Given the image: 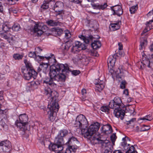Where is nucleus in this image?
<instances>
[{
	"mask_svg": "<svg viewBox=\"0 0 153 153\" xmlns=\"http://www.w3.org/2000/svg\"><path fill=\"white\" fill-rule=\"evenodd\" d=\"M88 122L85 116L80 114L77 116L74 123V126L76 128V132L79 134L83 135L85 138L89 139L92 143L97 144L100 140L95 136L92 137L99 129L100 124L98 122L91 124L88 128Z\"/></svg>",
	"mask_w": 153,
	"mask_h": 153,
	"instance_id": "1",
	"label": "nucleus"
},
{
	"mask_svg": "<svg viewBox=\"0 0 153 153\" xmlns=\"http://www.w3.org/2000/svg\"><path fill=\"white\" fill-rule=\"evenodd\" d=\"M56 61L53 63H51V65L50 66V78H48L45 80H44L43 83L45 87H51L54 88L56 87V84L54 82L57 74H59L57 72H59L60 71L62 72L66 71L68 70L69 67L67 64H54Z\"/></svg>",
	"mask_w": 153,
	"mask_h": 153,
	"instance_id": "2",
	"label": "nucleus"
},
{
	"mask_svg": "<svg viewBox=\"0 0 153 153\" xmlns=\"http://www.w3.org/2000/svg\"><path fill=\"white\" fill-rule=\"evenodd\" d=\"M43 92L47 96L48 100L51 102L50 105L48 106L49 111L48 112V114L50 120L52 121L55 118L54 113L58 111L59 108L58 103L56 102L53 101L54 100H55L56 98L58 97V94L56 91L52 90L48 87L44 88Z\"/></svg>",
	"mask_w": 153,
	"mask_h": 153,
	"instance_id": "3",
	"label": "nucleus"
},
{
	"mask_svg": "<svg viewBox=\"0 0 153 153\" xmlns=\"http://www.w3.org/2000/svg\"><path fill=\"white\" fill-rule=\"evenodd\" d=\"M53 6H52V8L57 12L56 16L57 19H62L63 15L64 14V11L63 10L64 4L61 1H57L55 3Z\"/></svg>",
	"mask_w": 153,
	"mask_h": 153,
	"instance_id": "4",
	"label": "nucleus"
},
{
	"mask_svg": "<svg viewBox=\"0 0 153 153\" xmlns=\"http://www.w3.org/2000/svg\"><path fill=\"white\" fill-rule=\"evenodd\" d=\"M24 79L29 80L32 77L35 79L37 75V72L34 70H28L26 69H21Z\"/></svg>",
	"mask_w": 153,
	"mask_h": 153,
	"instance_id": "5",
	"label": "nucleus"
},
{
	"mask_svg": "<svg viewBox=\"0 0 153 153\" xmlns=\"http://www.w3.org/2000/svg\"><path fill=\"white\" fill-rule=\"evenodd\" d=\"M123 141L121 143V145L125 150H128L126 153H136L137 152L135 150L134 146L131 145L129 143H128L127 142L130 141L128 137H125L122 139Z\"/></svg>",
	"mask_w": 153,
	"mask_h": 153,
	"instance_id": "6",
	"label": "nucleus"
},
{
	"mask_svg": "<svg viewBox=\"0 0 153 153\" xmlns=\"http://www.w3.org/2000/svg\"><path fill=\"white\" fill-rule=\"evenodd\" d=\"M109 106L110 108L114 109L124 107L125 105L122 103L120 98L119 97H115L113 100L110 101Z\"/></svg>",
	"mask_w": 153,
	"mask_h": 153,
	"instance_id": "7",
	"label": "nucleus"
},
{
	"mask_svg": "<svg viewBox=\"0 0 153 153\" xmlns=\"http://www.w3.org/2000/svg\"><path fill=\"white\" fill-rule=\"evenodd\" d=\"M38 54H36V56L34 57V59L37 62H39L46 58L48 61V62L50 63H53L56 61V60L55 58V57L54 54H51L49 56H42L37 55Z\"/></svg>",
	"mask_w": 153,
	"mask_h": 153,
	"instance_id": "8",
	"label": "nucleus"
},
{
	"mask_svg": "<svg viewBox=\"0 0 153 153\" xmlns=\"http://www.w3.org/2000/svg\"><path fill=\"white\" fill-rule=\"evenodd\" d=\"M147 29H144L141 33V35L142 37L140 39V50H142L143 49L145 48L147 44L146 37L143 38L144 36H147L148 35L147 32L148 31Z\"/></svg>",
	"mask_w": 153,
	"mask_h": 153,
	"instance_id": "9",
	"label": "nucleus"
},
{
	"mask_svg": "<svg viewBox=\"0 0 153 153\" xmlns=\"http://www.w3.org/2000/svg\"><path fill=\"white\" fill-rule=\"evenodd\" d=\"M102 148L105 149L104 153H111L113 147L110 141L107 140L102 141Z\"/></svg>",
	"mask_w": 153,
	"mask_h": 153,
	"instance_id": "10",
	"label": "nucleus"
},
{
	"mask_svg": "<svg viewBox=\"0 0 153 153\" xmlns=\"http://www.w3.org/2000/svg\"><path fill=\"white\" fill-rule=\"evenodd\" d=\"M124 107L114 108V114L115 116L117 118H120L122 120L125 115V111L122 108Z\"/></svg>",
	"mask_w": 153,
	"mask_h": 153,
	"instance_id": "11",
	"label": "nucleus"
},
{
	"mask_svg": "<svg viewBox=\"0 0 153 153\" xmlns=\"http://www.w3.org/2000/svg\"><path fill=\"white\" fill-rule=\"evenodd\" d=\"M96 0H88L89 2H91V5L94 9L99 10H104L108 6L107 3H104L103 4H99L98 3L95 4L93 2Z\"/></svg>",
	"mask_w": 153,
	"mask_h": 153,
	"instance_id": "12",
	"label": "nucleus"
},
{
	"mask_svg": "<svg viewBox=\"0 0 153 153\" xmlns=\"http://www.w3.org/2000/svg\"><path fill=\"white\" fill-rule=\"evenodd\" d=\"M141 54L142 56V61L141 62V63L143 65L141 64L140 65L141 68L143 69L144 66L150 67V61L149 59L147 58V56L144 54L143 52H142Z\"/></svg>",
	"mask_w": 153,
	"mask_h": 153,
	"instance_id": "13",
	"label": "nucleus"
},
{
	"mask_svg": "<svg viewBox=\"0 0 153 153\" xmlns=\"http://www.w3.org/2000/svg\"><path fill=\"white\" fill-rule=\"evenodd\" d=\"M110 72L113 76H116V78L119 81L121 80L122 77L123 75V73L121 72V70L118 68L117 70L115 71L113 69H111L110 70Z\"/></svg>",
	"mask_w": 153,
	"mask_h": 153,
	"instance_id": "14",
	"label": "nucleus"
},
{
	"mask_svg": "<svg viewBox=\"0 0 153 153\" xmlns=\"http://www.w3.org/2000/svg\"><path fill=\"white\" fill-rule=\"evenodd\" d=\"M114 11L113 14L117 15L120 16L123 14V11L121 7L119 5H116L111 8Z\"/></svg>",
	"mask_w": 153,
	"mask_h": 153,
	"instance_id": "15",
	"label": "nucleus"
},
{
	"mask_svg": "<svg viewBox=\"0 0 153 153\" xmlns=\"http://www.w3.org/2000/svg\"><path fill=\"white\" fill-rule=\"evenodd\" d=\"M116 55L110 56L108 59L107 62L108 67L113 68L116 61Z\"/></svg>",
	"mask_w": 153,
	"mask_h": 153,
	"instance_id": "16",
	"label": "nucleus"
},
{
	"mask_svg": "<svg viewBox=\"0 0 153 153\" xmlns=\"http://www.w3.org/2000/svg\"><path fill=\"white\" fill-rule=\"evenodd\" d=\"M101 130L102 132L106 134H108L112 132L111 127L109 124L103 125Z\"/></svg>",
	"mask_w": 153,
	"mask_h": 153,
	"instance_id": "17",
	"label": "nucleus"
},
{
	"mask_svg": "<svg viewBox=\"0 0 153 153\" xmlns=\"http://www.w3.org/2000/svg\"><path fill=\"white\" fill-rule=\"evenodd\" d=\"M96 90L99 92H100L104 88L105 85L103 81L98 79V82L95 83Z\"/></svg>",
	"mask_w": 153,
	"mask_h": 153,
	"instance_id": "18",
	"label": "nucleus"
},
{
	"mask_svg": "<svg viewBox=\"0 0 153 153\" xmlns=\"http://www.w3.org/2000/svg\"><path fill=\"white\" fill-rule=\"evenodd\" d=\"M46 24L49 26H55L58 25H61L62 24L60 22H56L52 19H49L46 22Z\"/></svg>",
	"mask_w": 153,
	"mask_h": 153,
	"instance_id": "19",
	"label": "nucleus"
},
{
	"mask_svg": "<svg viewBox=\"0 0 153 153\" xmlns=\"http://www.w3.org/2000/svg\"><path fill=\"white\" fill-rule=\"evenodd\" d=\"M37 84L34 82H28L27 84L26 89L27 91L33 90L36 88Z\"/></svg>",
	"mask_w": 153,
	"mask_h": 153,
	"instance_id": "20",
	"label": "nucleus"
},
{
	"mask_svg": "<svg viewBox=\"0 0 153 153\" xmlns=\"http://www.w3.org/2000/svg\"><path fill=\"white\" fill-rule=\"evenodd\" d=\"M33 25L34 28L33 29H45L46 26L44 25V24L41 22H33Z\"/></svg>",
	"mask_w": 153,
	"mask_h": 153,
	"instance_id": "21",
	"label": "nucleus"
},
{
	"mask_svg": "<svg viewBox=\"0 0 153 153\" xmlns=\"http://www.w3.org/2000/svg\"><path fill=\"white\" fill-rule=\"evenodd\" d=\"M77 149L76 146H69L66 149V153H75Z\"/></svg>",
	"mask_w": 153,
	"mask_h": 153,
	"instance_id": "22",
	"label": "nucleus"
},
{
	"mask_svg": "<svg viewBox=\"0 0 153 153\" xmlns=\"http://www.w3.org/2000/svg\"><path fill=\"white\" fill-rule=\"evenodd\" d=\"M19 121L23 122L26 124L27 123L28 117L26 114H20L19 116Z\"/></svg>",
	"mask_w": 153,
	"mask_h": 153,
	"instance_id": "23",
	"label": "nucleus"
},
{
	"mask_svg": "<svg viewBox=\"0 0 153 153\" xmlns=\"http://www.w3.org/2000/svg\"><path fill=\"white\" fill-rule=\"evenodd\" d=\"M74 45L79 48L80 50H84L86 49L85 44L84 43H82L79 41H75Z\"/></svg>",
	"mask_w": 153,
	"mask_h": 153,
	"instance_id": "24",
	"label": "nucleus"
},
{
	"mask_svg": "<svg viewBox=\"0 0 153 153\" xmlns=\"http://www.w3.org/2000/svg\"><path fill=\"white\" fill-rule=\"evenodd\" d=\"M91 46L93 49H97L101 47V43L98 40H95L91 43Z\"/></svg>",
	"mask_w": 153,
	"mask_h": 153,
	"instance_id": "25",
	"label": "nucleus"
},
{
	"mask_svg": "<svg viewBox=\"0 0 153 153\" xmlns=\"http://www.w3.org/2000/svg\"><path fill=\"white\" fill-rule=\"evenodd\" d=\"M65 75L63 74H57V76L54 79L58 81H61L64 82L65 80Z\"/></svg>",
	"mask_w": 153,
	"mask_h": 153,
	"instance_id": "26",
	"label": "nucleus"
},
{
	"mask_svg": "<svg viewBox=\"0 0 153 153\" xmlns=\"http://www.w3.org/2000/svg\"><path fill=\"white\" fill-rule=\"evenodd\" d=\"M25 67H23L22 69H26L28 70H34L32 66L31 63L26 60H24Z\"/></svg>",
	"mask_w": 153,
	"mask_h": 153,
	"instance_id": "27",
	"label": "nucleus"
},
{
	"mask_svg": "<svg viewBox=\"0 0 153 153\" xmlns=\"http://www.w3.org/2000/svg\"><path fill=\"white\" fill-rule=\"evenodd\" d=\"M81 94L82 95L81 100L82 101H87L88 99L87 98V92L86 90L83 88L81 91Z\"/></svg>",
	"mask_w": 153,
	"mask_h": 153,
	"instance_id": "28",
	"label": "nucleus"
},
{
	"mask_svg": "<svg viewBox=\"0 0 153 153\" xmlns=\"http://www.w3.org/2000/svg\"><path fill=\"white\" fill-rule=\"evenodd\" d=\"M52 34L55 36H60L63 33L62 29H53Z\"/></svg>",
	"mask_w": 153,
	"mask_h": 153,
	"instance_id": "29",
	"label": "nucleus"
},
{
	"mask_svg": "<svg viewBox=\"0 0 153 153\" xmlns=\"http://www.w3.org/2000/svg\"><path fill=\"white\" fill-rule=\"evenodd\" d=\"M68 144H70H70L72 143L77 144L79 143V142L78 141L76 138L74 137H72L69 139L65 143V144H68Z\"/></svg>",
	"mask_w": 153,
	"mask_h": 153,
	"instance_id": "30",
	"label": "nucleus"
},
{
	"mask_svg": "<svg viewBox=\"0 0 153 153\" xmlns=\"http://www.w3.org/2000/svg\"><path fill=\"white\" fill-rule=\"evenodd\" d=\"M55 141L57 145H63L64 143L63 138L57 136L55 138Z\"/></svg>",
	"mask_w": 153,
	"mask_h": 153,
	"instance_id": "31",
	"label": "nucleus"
},
{
	"mask_svg": "<svg viewBox=\"0 0 153 153\" xmlns=\"http://www.w3.org/2000/svg\"><path fill=\"white\" fill-rule=\"evenodd\" d=\"M5 143L4 145L3 150L4 151H7L8 150L10 147V143L8 140H5Z\"/></svg>",
	"mask_w": 153,
	"mask_h": 153,
	"instance_id": "32",
	"label": "nucleus"
},
{
	"mask_svg": "<svg viewBox=\"0 0 153 153\" xmlns=\"http://www.w3.org/2000/svg\"><path fill=\"white\" fill-rule=\"evenodd\" d=\"M49 4L45 2L44 1L40 7V10L41 12H43L45 10L49 8Z\"/></svg>",
	"mask_w": 153,
	"mask_h": 153,
	"instance_id": "33",
	"label": "nucleus"
},
{
	"mask_svg": "<svg viewBox=\"0 0 153 153\" xmlns=\"http://www.w3.org/2000/svg\"><path fill=\"white\" fill-rule=\"evenodd\" d=\"M57 146V144L51 143L49 145L48 148L50 151L56 152Z\"/></svg>",
	"mask_w": 153,
	"mask_h": 153,
	"instance_id": "34",
	"label": "nucleus"
},
{
	"mask_svg": "<svg viewBox=\"0 0 153 153\" xmlns=\"http://www.w3.org/2000/svg\"><path fill=\"white\" fill-rule=\"evenodd\" d=\"M153 119V117L150 115L146 116L140 118V120H143V122H146V121H151Z\"/></svg>",
	"mask_w": 153,
	"mask_h": 153,
	"instance_id": "35",
	"label": "nucleus"
},
{
	"mask_svg": "<svg viewBox=\"0 0 153 153\" xmlns=\"http://www.w3.org/2000/svg\"><path fill=\"white\" fill-rule=\"evenodd\" d=\"M68 131L65 129H63L60 131L57 136L63 138L65 136L68 134Z\"/></svg>",
	"mask_w": 153,
	"mask_h": 153,
	"instance_id": "36",
	"label": "nucleus"
},
{
	"mask_svg": "<svg viewBox=\"0 0 153 153\" xmlns=\"http://www.w3.org/2000/svg\"><path fill=\"white\" fill-rule=\"evenodd\" d=\"M11 34L9 33L7 35H5L4 36V38L5 39H7V41L10 43V45H11V43L12 41H14V40L13 37H12L10 38L9 37L10 36Z\"/></svg>",
	"mask_w": 153,
	"mask_h": 153,
	"instance_id": "37",
	"label": "nucleus"
},
{
	"mask_svg": "<svg viewBox=\"0 0 153 153\" xmlns=\"http://www.w3.org/2000/svg\"><path fill=\"white\" fill-rule=\"evenodd\" d=\"M6 113L4 110L0 109V120H2L3 119H6L7 118Z\"/></svg>",
	"mask_w": 153,
	"mask_h": 153,
	"instance_id": "38",
	"label": "nucleus"
},
{
	"mask_svg": "<svg viewBox=\"0 0 153 153\" xmlns=\"http://www.w3.org/2000/svg\"><path fill=\"white\" fill-rule=\"evenodd\" d=\"M121 22L120 21H118L117 22L111 24L110 27L112 28H117V29H119Z\"/></svg>",
	"mask_w": 153,
	"mask_h": 153,
	"instance_id": "39",
	"label": "nucleus"
},
{
	"mask_svg": "<svg viewBox=\"0 0 153 153\" xmlns=\"http://www.w3.org/2000/svg\"><path fill=\"white\" fill-rule=\"evenodd\" d=\"M15 124L18 127H19L20 128H23V127L25 126L26 124L25 123H23V122H19L18 120H17L15 122Z\"/></svg>",
	"mask_w": 153,
	"mask_h": 153,
	"instance_id": "40",
	"label": "nucleus"
},
{
	"mask_svg": "<svg viewBox=\"0 0 153 153\" xmlns=\"http://www.w3.org/2000/svg\"><path fill=\"white\" fill-rule=\"evenodd\" d=\"M80 50L79 48L73 45L71 48V51L73 53H77L79 52Z\"/></svg>",
	"mask_w": 153,
	"mask_h": 153,
	"instance_id": "41",
	"label": "nucleus"
},
{
	"mask_svg": "<svg viewBox=\"0 0 153 153\" xmlns=\"http://www.w3.org/2000/svg\"><path fill=\"white\" fill-rule=\"evenodd\" d=\"M33 30L34 33L38 36H40L43 33V31L41 29H31Z\"/></svg>",
	"mask_w": 153,
	"mask_h": 153,
	"instance_id": "42",
	"label": "nucleus"
},
{
	"mask_svg": "<svg viewBox=\"0 0 153 153\" xmlns=\"http://www.w3.org/2000/svg\"><path fill=\"white\" fill-rule=\"evenodd\" d=\"M23 56L22 54H20L19 53L14 54L13 55V58L15 60H19L22 59Z\"/></svg>",
	"mask_w": 153,
	"mask_h": 153,
	"instance_id": "43",
	"label": "nucleus"
},
{
	"mask_svg": "<svg viewBox=\"0 0 153 153\" xmlns=\"http://www.w3.org/2000/svg\"><path fill=\"white\" fill-rule=\"evenodd\" d=\"M64 33L65 34V37L67 39H68L71 37V34L70 31L68 29H66L64 30Z\"/></svg>",
	"mask_w": 153,
	"mask_h": 153,
	"instance_id": "44",
	"label": "nucleus"
},
{
	"mask_svg": "<svg viewBox=\"0 0 153 153\" xmlns=\"http://www.w3.org/2000/svg\"><path fill=\"white\" fill-rule=\"evenodd\" d=\"M146 28L145 29H153V20H151L147 22Z\"/></svg>",
	"mask_w": 153,
	"mask_h": 153,
	"instance_id": "45",
	"label": "nucleus"
},
{
	"mask_svg": "<svg viewBox=\"0 0 153 153\" xmlns=\"http://www.w3.org/2000/svg\"><path fill=\"white\" fill-rule=\"evenodd\" d=\"M138 7L137 5V4L135 6H133L131 7L130 8V11L131 13H135V12L137 10V9Z\"/></svg>",
	"mask_w": 153,
	"mask_h": 153,
	"instance_id": "46",
	"label": "nucleus"
},
{
	"mask_svg": "<svg viewBox=\"0 0 153 153\" xmlns=\"http://www.w3.org/2000/svg\"><path fill=\"white\" fill-rule=\"evenodd\" d=\"M10 29L8 30H5L4 29H0V35H1L3 36L5 35H7L8 32H10Z\"/></svg>",
	"mask_w": 153,
	"mask_h": 153,
	"instance_id": "47",
	"label": "nucleus"
},
{
	"mask_svg": "<svg viewBox=\"0 0 153 153\" xmlns=\"http://www.w3.org/2000/svg\"><path fill=\"white\" fill-rule=\"evenodd\" d=\"M100 110L103 112L107 113L108 112L109 109L108 106H103L100 108Z\"/></svg>",
	"mask_w": 153,
	"mask_h": 153,
	"instance_id": "48",
	"label": "nucleus"
},
{
	"mask_svg": "<svg viewBox=\"0 0 153 153\" xmlns=\"http://www.w3.org/2000/svg\"><path fill=\"white\" fill-rule=\"evenodd\" d=\"M150 128V126H149L143 125V127L140 129V131H145Z\"/></svg>",
	"mask_w": 153,
	"mask_h": 153,
	"instance_id": "49",
	"label": "nucleus"
},
{
	"mask_svg": "<svg viewBox=\"0 0 153 153\" xmlns=\"http://www.w3.org/2000/svg\"><path fill=\"white\" fill-rule=\"evenodd\" d=\"M111 140L112 141V143L113 145H114V142L116 139V135L115 134H113L111 136Z\"/></svg>",
	"mask_w": 153,
	"mask_h": 153,
	"instance_id": "50",
	"label": "nucleus"
},
{
	"mask_svg": "<svg viewBox=\"0 0 153 153\" xmlns=\"http://www.w3.org/2000/svg\"><path fill=\"white\" fill-rule=\"evenodd\" d=\"M63 145H57V147L56 148V152H60L63 150Z\"/></svg>",
	"mask_w": 153,
	"mask_h": 153,
	"instance_id": "51",
	"label": "nucleus"
},
{
	"mask_svg": "<svg viewBox=\"0 0 153 153\" xmlns=\"http://www.w3.org/2000/svg\"><path fill=\"white\" fill-rule=\"evenodd\" d=\"M2 29H11V27H9V25L7 23H4L2 24Z\"/></svg>",
	"mask_w": 153,
	"mask_h": 153,
	"instance_id": "52",
	"label": "nucleus"
},
{
	"mask_svg": "<svg viewBox=\"0 0 153 153\" xmlns=\"http://www.w3.org/2000/svg\"><path fill=\"white\" fill-rule=\"evenodd\" d=\"M36 53L35 52H30L29 53L28 56L30 57L34 58L35 56H36Z\"/></svg>",
	"mask_w": 153,
	"mask_h": 153,
	"instance_id": "53",
	"label": "nucleus"
},
{
	"mask_svg": "<svg viewBox=\"0 0 153 153\" xmlns=\"http://www.w3.org/2000/svg\"><path fill=\"white\" fill-rule=\"evenodd\" d=\"M20 27L19 24L18 23H15L12 26V29H15L16 28L17 29H19Z\"/></svg>",
	"mask_w": 153,
	"mask_h": 153,
	"instance_id": "54",
	"label": "nucleus"
},
{
	"mask_svg": "<svg viewBox=\"0 0 153 153\" xmlns=\"http://www.w3.org/2000/svg\"><path fill=\"white\" fill-rule=\"evenodd\" d=\"M50 64H51L50 63L48 62V63H46V64H44V65H43L42 67V68L43 69V70H46L47 68L48 67V65H50Z\"/></svg>",
	"mask_w": 153,
	"mask_h": 153,
	"instance_id": "55",
	"label": "nucleus"
},
{
	"mask_svg": "<svg viewBox=\"0 0 153 153\" xmlns=\"http://www.w3.org/2000/svg\"><path fill=\"white\" fill-rule=\"evenodd\" d=\"M35 51L36 54L39 53L42 51V50L39 47H37L35 48Z\"/></svg>",
	"mask_w": 153,
	"mask_h": 153,
	"instance_id": "56",
	"label": "nucleus"
},
{
	"mask_svg": "<svg viewBox=\"0 0 153 153\" xmlns=\"http://www.w3.org/2000/svg\"><path fill=\"white\" fill-rule=\"evenodd\" d=\"M80 73L79 71L77 70H74L72 71V74L75 76H76L78 75Z\"/></svg>",
	"mask_w": 153,
	"mask_h": 153,
	"instance_id": "57",
	"label": "nucleus"
},
{
	"mask_svg": "<svg viewBox=\"0 0 153 153\" xmlns=\"http://www.w3.org/2000/svg\"><path fill=\"white\" fill-rule=\"evenodd\" d=\"M125 81H122L121 82L120 85V87L121 88L123 89L125 88Z\"/></svg>",
	"mask_w": 153,
	"mask_h": 153,
	"instance_id": "58",
	"label": "nucleus"
},
{
	"mask_svg": "<svg viewBox=\"0 0 153 153\" xmlns=\"http://www.w3.org/2000/svg\"><path fill=\"white\" fill-rule=\"evenodd\" d=\"M10 13H17V11L13 8H10L9 10Z\"/></svg>",
	"mask_w": 153,
	"mask_h": 153,
	"instance_id": "59",
	"label": "nucleus"
},
{
	"mask_svg": "<svg viewBox=\"0 0 153 153\" xmlns=\"http://www.w3.org/2000/svg\"><path fill=\"white\" fill-rule=\"evenodd\" d=\"M45 2H46L48 4L50 3H53V4H54L55 2H54V0H44Z\"/></svg>",
	"mask_w": 153,
	"mask_h": 153,
	"instance_id": "60",
	"label": "nucleus"
},
{
	"mask_svg": "<svg viewBox=\"0 0 153 153\" xmlns=\"http://www.w3.org/2000/svg\"><path fill=\"white\" fill-rule=\"evenodd\" d=\"M119 46V50H121L123 49V45L121 43H119L118 44Z\"/></svg>",
	"mask_w": 153,
	"mask_h": 153,
	"instance_id": "61",
	"label": "nucleus"
},
{
	"mask_svg": "<svg viewBox=\"0 0 153 153\" xmlns=\"http://www.w3.org/2000/svg\"><path fill=\"white\" fill-rule=\"evenodd\" d=\"M72 2L76 4H78L81 2L82 0H71Z\"/></svg>",
	"mask_w": 153,
	"mask_h": 153,
	"instance_id": "62",
	"label": "nucleus"
},
{
	"mask_svg": "<svg viewBox=\"0 0 153 153\" xmlns=\"http://www.w3.org/2000/svg\"><path fill=\"white\" fill-rule=\"evenodd\" d=\"M123 94L126 96H128V91L127 89H125L123 91Z\"/></svg>",
	"mask_w": 153,
	"mask_h": 153,
	"instance_id": "63",
	"label": "nucleus"
},
{
	"mask_svg": "<svg viewBox=\"0 0 153 153\" xmlns=\"http://www.w3.org/2000/svg\"><path fill=\"white\" fill-rule=\"evenodd\" d=\"M3 11V6L0 2V13H2Z\"/></svg>",
	"mask_w": 153,
	"mask_h": 153,
	"instance_id": "64",
	"label": "nucleus"
}]
</instances>
